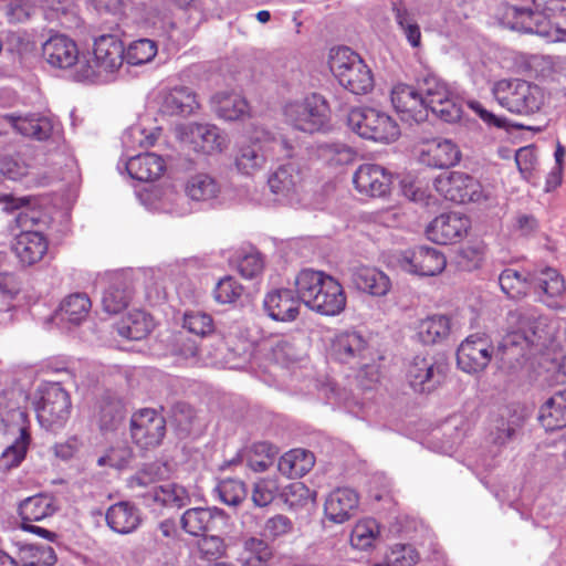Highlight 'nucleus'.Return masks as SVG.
Segmentation results:
<instances>
[{"label":"nucleus","mask_w":566,"mask_h":566,"mask_svg":"<svg viewBox=\"0 0 566 566\" xmlns=\"http://www.w3.org/2000/svg\"><path fill=\"white\" fill-rule=\"evenodd\" d=\"M510 331L497 347L502 359L518 361L533 349L542 350L556 338L558 321L541 314L536 308H520L507 317Z\"/></svg>","instance_id":"f257e3e1"},{"label":"nucleus","mask_w":566,"mask_h":566,"mask_svg":"<svg viewBox=\"0 0 566 566\" xmlns=\"http://www.w3.org/2000/svg\"><path fill=\"white\" fill-rule=\"evenodd\" d=\"M35 199L29 196L15 197L0 195V206L3 211L15 212V228L20 232L14 235L12 251L24 265L40 262L48 252L49 243L43 233L33 228L40 222L41 212L35 209Z\"/></svg>","instance_id":"f03ea898"},{"label":"nucleus","mask_w":566,"mask_h":566,"mask_svg":"<svg viewBox=\"0 0 566 566\" xmlns=\"http://www.w3.org/2000/svg\"><path fill=\"white\" fill-rule=\"evenodd\" d=\"M294 284L301 301L319 314L334 316L345 308L346 296L342 285L324 272L302 270Z\"/></svg>","instance_id":"7ed1b4c3"},{"label":"nucleus","mask_w":566,"mask_h":566,"mask_svg":"<svg viewBox=\"0 0 566 566\" xmlns=\"http://www.w3.org/2000/svg\"><path fill=\"white\" fill-rule=\"evenodd\" d=\"M293 150V144L285 138H277L265 127L254 126L249 142L238 149L235 167L244 175H253L264 167L268 159L291 157Z\"/></svg>","instance_id":"20e7f679"},{"label":"nucleus","mask_w":566,"mask_h":566,"mask_svg":"<svg viewBox=\"0 0 566 566\" xmlns=\"http://www.w3.org/2000/svg\"><path fill=\"white\" fill-rule=\"evenodd\" d=\"M123 42L115 34H102L94 40L93 59L78 62L76 76L82 81H111L124 62Z\"/></svg>","instance_id":"39448f33"},{"label":"nucleus","mask_w":566,"mask_h":566,"mask_svg":"<svg viewBox=\"0 0 566 566\" xmlns=\"http://www.w3.org/2000/svg\"><path fill=\"white\" fill-rule=\"evenodd\" d=\"M492 94L502 107L517 115L537 113L545 104L544 90L521 78H503L495 82Z\"/></svg>","instance_id":"423d86ee"},{"label":"nucleus","mask_w":566,"mask_h":566,"mask_svg":"<svg viewBox=\"0 0 566 566\" xmlns=\"http://www.w3.org/2000/svg\"><path fill=\"white\" fill-rule=\"evenodd\" d=\"M329 69L339 84L356 95H364L374 88V76L369 66L347 46L331 50Z\"/></svg>","instance_id":"0eeeda50"},{"label":"nucleus","mask_w":566,"mask_h":566,"mask_svg":"<svg viewBox=\"0 0 566 566\" xmlns=\"http://www.w3.org/2000/svg\"><path fill=\"white\" fill-rule=\"evenodd\" d=\"M282 115L287 126L305 134L326 132L329 128V108L325 98L318 94L286 102Z\"/></svg>","instance_id":"6e6552de"},{"label":"nucleus","mask_w":566,"mask_h":566,"mask_svg":"<svg viewBox=\"0 0 566 566\" xmlns=\"http://www.w3.org/2000/svg\"><path fill=\"white\" fill-rule=\"evenodd\" d=\"M348 127L358 136L377 143H392L400 129L387 113L373 107L353 108L347 116Z\"/></svg>","instance_id":"1a4fd4ad"},{"label":"nucleus","mask_w":566,"mask_h":566,"mask_svg":"<svg viewBox=\"0 0 566 566\" xmlns=\"http://www.w3.org/2000/svg\"><path fill=\"white\" fill-rule=\"evenodd\" d=\"M34 406L40 426L51 431L65 426L72 409L70 395L57 382L40 386Z\"/></svg>","instance_id":"9d476101"},{"label":"nucleus","mask_w":566,"mask_h":566,"mask_svg":"<svg viewBox=\"0 0 566 566\" xmlns=\"http://www.w3.org/2000/svg\"><path fill=\"white\" fill-rule=\"evenodd\" d=\"M535 11L518 8L516 17L521 19V28L526 33H534L549 42L566 40V31L554 27L548 19L551 14L566 12V0H532Z\"/></svg>","instance_id":"9b49d317"},{"label":"nucleus","mask_w":566,"mask_h":566,"mask_svg":"<svg viewBox=\"0 0 566 566\" xmlns=\"http://www.w3.org/2000/svg\"><path fill=\"white\" fill-rule=\"evenodd\" d=\"M176 137L190 150L207 156L223 153L230 144L228 135L210 123L181 124L176 127Z\"/></svg>","instance_id":"f8f14e48"},{"label":"nucleus","mask_w":566,"mask_h":566,"mask_svg":"<svg viewBox=\"0 0 566 566\" xmlns=\"http://www.w3.org/2000/svg\"><path fill=\"white\" fill-rule=\"evenodd\" d=\"M420 91L426 111L447 123H454L461 118L462 107L457 94L449 85L434 75H427L420 82Z\"/></svg>","instance_id":"ddd939ff"},{"label":"nucleus","mask_w":566,"mask_h":566,"mask_svg":"<svg viewBox=\"0 0 566 566\" xmlns=\"http://www.w3.org/2000/svg\"><path fill=\"white\" fill-rule=\"evenodd\" d=\"M434 188L447 200L457 203H482L493 198L489 188H484L476 179L461 171L440 175L434 179Z\"/></svg>","instance_id":"4468645a"},{"label":"nucleus","mask_w":566,"mask_h":566,"mask_svg":"<svg viewBox=\"0 0 566 566\" xmlns=\"http://www.w3.org/2000/svg\"><path fill=\"white\" fill-rule=\"evenodd\" d=\"M166 434V420L155 409L144 408L130 418V437L140 449L158 447Z\"/></svg>","instance_id":"2eb2a0df"},{"label":"nucleus","mask_w":566,"mask_h":566,"mask_svg":"<svg viewBox=\"0 0 566 566\" xmlns=\"http://www.w3.org/2000/svg\"><path fill=\"white\" fill-rule=\"evenodd\" d=\"M397 261L401 270L418 276L438 275L447 265L444 254L437 248L427 245L406 250Z\"/></svg>","instance_id":"dca6fc26"},{"label":"nucleus","mask_w":566,"mask_h":566,"mask_svg":"<svg viewBox=\"0 0 566 566\" xmlns=\"http://www.w3.org/2000/svg\"><path fill=\"white\" fill-rule=\"evenodd\" d=\"M444 361L431 355H417L409 363L406 371L410 387L418 392H430L444 378Z\"/></svg>","instance_id":"f3484780"},{"label":"nucleus","mask_w":566,"mask_h":566,"mask_svg":"<svg viewBox=\"0 0 566 566\" xmlns=\"http://www.w3.org/2000/svg\"><path fill=\"white\" fill-rule=\"evenodd\" d=\"M531 286L538 295L539 302L549 308L563 310L566 293L564 276L554 268L543 266L531 273Z\"/></svg>","instance_id":"a211bd4d"},{"label":"nucleus","mask_w":566,"mask_h":566,"mask_svg":"<svg viewBox=\"0 0 566 566\" xmlns=\"http://www.w3.org/2000/svg\"><path fill=\"white\" fill-rule=\"evenodd\" d=\"M494 353V347L488 337L470 335L458 348L457 363L464 373L479 374L489 366Z\"/></svg>","instance_id":"6ab92c4d"},{"label":"nucleus","mask_w":566,"mask_h":566,"mask_svg":"<svg viewBox=\"0 0 566 566\" xmlns=\"http://www.w3.org/2000/svg\"><path fill=\"white\" fill-rule=\"evenodd\" d=\"M391 175L380 165H360L353 176L355 189L364 196L379 198L386 196L391 186Z\"/></svg>","instance_id":"aec40b11"},{"label":"nucleus","mask_w":566,"mask_h":566,"mask_svg":"<svg viewBox=\"0 0 566 566\" xmlns=\"http://www.w3.org/2000/svg\"><path fill=\"white\" fill-rule=\"evenodd\" d=\"M229 516L220 509L192 507L184 512L180 523L182 530L192 536H201L227 525Z\"/></svg>","instance_id":"412c9836"},{"label":"nucleus","mask_w":566,"mask_h":566,"mask_svg":"<svg viewBox=\"0 0 566 566\" xmlns=\"http://www.w3.org/2000/svg\"><path fill=\"white\" fill-rule=\"evenodd\" d=\"M303 182V174L293 163L280 166L268 180L271 191L277 196V199L289 203L298 200L304 187Z\"/></svg>","instance_id":"4be33fe9"},{"label":"nucleus","mask_w":566,"mask_h":566,"mask_svg":"<svg viewBox=\"0 0 566 566\" xmlns=\"http://www.w3.org/2000/svg\"><path fill=\"white\" fill-rule=\"evenodd\" d=\"M470 228V220L460 212L442 213L434 218L428 227L429 238L439 244L460 241Z\"/></svg>","instance_id":"5701e85b"},{"label":"nucleus","mask_w":566,"mask_h":566,"mask_svg":"<svg viewBox=\"0 0 566 566\" xmlns=\"http://www.w3.org/2000/svg\"><path fill=\"white\" fill-rule=\"evenodd\" d=\"M391 103L406 122L420 123L427 118L422 92L407 84H398L391 91Z\"/></svg>","instance_id":"b1692460"},{"label":"nucleus","mask_w":566,"mask_h":566,"mask_svg":"<svg viewBox=\"0 0 566 566\" xmlns=\"http://www.w3.org/2000/svg\"><path fill=\"white\" fill-rule=\"evenodd\" d=\"M135 292L134 279L129 273L114 274L102 294L103 310L117 314L126 308Z\"/></svg>","instance_id":"393cba45"},{"label":"nucleus","mask_w":566,"mask_h":566,"mask_svg":"<svg viewBox=\"0 0 566 566\" xmlns=\"http://www.w3.org/2000/svg\"><path fill=\"white\" fill-rule=\"evenodd\" d=\"M301 298L289 289H276L269 292L263 300L266 315L276 322H292L300 313Z\"/></svg>","instance_id":"a878e982"},{"label":"nucleus","mask_w":566,"mask_h":566,"mask_svg":"<svg viewBox=\"0 0 566 566\" xmlns=\"http://www.w3.org/2000/svg\"><path fill=\"white\" fill-rule=\"evenodd\" d=\"M42 55L53 67L69 69L78 62L76 43L64 34H54L42 44Z\"/></svg>","instance_id":"bb28decb"},{"label":"nucleus","mask_w":566,"mask_h":566,"mask_svg":"<svg viewBox=\"0 0 566 566\" xmlns=\"http://www.w3.org/2000/svg\"><path fill=\"white\" fill-rule=\"evenodd\" d=\"M358 494L349 488H338L326 497L324 513L328 521L342 524L352 518L358 509Z\"/></svg>","instance_id":"cd10ccee"},{"label":"nucleus","mask_w":566,"mask_h":566,"mask_svg":"<svg viewBox=\"0 0 566 566\" xmlns=\"http://www.w3.org/2000/svg\"><path fill=\"white\" fill-rule=\"evenodd\" d=\"M419 159L433 168H449L460 160V150L450 139L433 138L423 143Z\"/></svg>","instance_id":"c85d7f7f"},{"label":"nucleus","mask_w":566,"mask_h":566,"mask_svg":"<svg viewBox=\"0 0 566 566\" xmlns=\"http://www.w3.org/2000/svg\"><path fill=\"white\" fill-rule=\"evenodd\" d=\"M13 128L23 136L48 140L60 134V125L53 118L41 114L10 117Z\"/></svg>","instance_id":"c756f323"},{"label":"nucleus","mask_w":566,"mask_h":566,"mask_svg":"<svg viewBox=\"0 0 566 566\" xmlns=\"http://www.w3.org/2000/svg\"><path fill=\"white\" fill-rule=\"evenodd\" d=\"M160 113L169 116L192 114L199 106L195 93L185 86L165 90L158 94Z\"/></svg>","instance_id":"7c9ffc66"},{"label":"nucleus","mask_w":566,"mask_h":566,"mask_svg":"<svg viewBox=\"0 0 566 566\" xmlns=\"http://www.w3.org/2000/svg\"><path fill=\"white\" fill-rule=\"evenodd\" d=\"M252 356V344L244 337H226L224 345L216 354V363L228 369H242Z\"/></svg>","instance_id":"2f4dec72"},{"label":"nucleus","mask_w":566,"mask_h":566,"mask_svg":"<svg viewBox=\"0 0 566 566\" xmlns=\"http://www.w3.org/2000/svg\"><path fill=\"white\" fill-rule=\"evenodd\" d=\"M126 170L133 179L150 182L164 174L166 163L155 153H145L130 157L126 163Z\"/></svg>","instance_id":"473e14b6"},{"label":"nucleus","mask_w":566,"mask_h":566,"mask_svg":"<svg viewBox=\"0 0 566 566\" xmlns=\"http://www.w3.org/2000/svg\"><path fill=\"white\" fill-rule=\"evenodd\" d=\"M350 279L356 289L373 296L386 295L391 286L388 275L371 266L354 268Z\"/></svg>","instance_id":"72a5a7b5"},{"label":"nucleus","mask_w":566,"mask_h":566,"mask_svg":"<svg viewBox=\"0 0 566 566\" xmlns=\"http://www.w3.org/2000/svg\"><path fill=\"white\" fill-rule=\"evenodd\" d=\"M57 509V502L53 495L40 493L24 499L19 504V515L23 524H29L53 516Z\"/></svg>","instance_id":"f704fd0d"},{"label":"nucleus","mask_w":566,"mask_h":566,"mask_svg":"<svg viewBox=\"0 0 566 566\" xmlns=\"http://www.w3.org/2000/svg\"><path fill=\"white\" fill-rule=\"evenodd\" d=\"M538 420L548 431L566 427V389L555 391L539 408Z\"/></svg>","instance_id":"c9c22d12"},{"label":"nucleus","mask_w":566,"mask_h":566,"mask_svg":"<svg viewBox=\"0 0 566 566\" xmlns=\"http://www.w3.org/2000/svg\"><path fill=\"white\" fill-rule=\"evenodd\" d=\"M106 523L114 532L128 534L139 526L140 514L129 502H118L107 510Z\"/></svg>","instance_id":"e433bc0d"},{"label":"nucleus","mask_w":566,"mask_h":566,"mask_svg":"<svg viewBox=\"0 0 566 566\" xmlns=\"http://www.w3.org/2000/svg\"><path fill=\"white\" fill-rule=\"evenodd\" d=\"M452 326L446 315H432L421 319L416 327V335L419 342L424 345H433L446 340Z\"/></svg>","instance_id":"4c0bfd02"},{"label":"nucleus","mask_w":566,"mask_h":566,"mask_svg":"<svg viewBox=\"0 0 566 566\" xmlns=\"http://www.w3.org/2000/svg\"><path fill=\"white\" fill-rule=\"evenodd\" d=\"M212 107L218 117L224 120H239L249 115L250 108L244 97L237 93H217Z\"/></svg>","instance_id":"58836bf2"},{"label":"nucleus","mask_w":566,"mask_h":566,"mask_svg":"<svg viewBox=\"0 0 566 566\" xmlns=\"http://www.w3.org/2000/svg\"><path fill=\"white\" fill-rule=\"evenodd\" d=\"M365 338L357 332H343L335 336L332 355L342 363H350L366 349Z\"/></svg>","instance_id":"ea45409f"},{"label":"nucleus","mask_w":566,"mask_h":566,"mask_svg":"<svg viewBox=\"0 0 566 566\" xmlns=\"http://www.w3.org/2000/svg\"><path fill=\"white\" fill-rule=\"evenodd\" d=\"M91 307L92 303L86 294L74 293L62 301L56 315L61 322L77 326L86 319Z\"/></svg>","instance_id":"a19ab883"},{"label":"nucleus","mask_w":566,"mask_h":566,"mask_svg":"<svg viewBox=\"0 0 566 566\" xmlns=\"http://www.w3.org/2000/svg\"><path fill=\"white\" fill-rule=\"evenodd\" d=\"M154 328L151 317L143 311L129 312L117 324V333L119 336L130 340H139L145 338Z\"/></svg>","instance_id":"79ce46f5"},{"label":"nucleus","mask_w":566,"mask_h":566,"mask_svg":"<svg viewBox=\"0 0 566 566\" xmlns=\"http://www.w3.org/2000/svg\"><path fill=\"white\" fill-rule=\"evenodd\" d=\"M315 458L312 452L304 449H293L279 460V471L289 478H301L314 465Z\"/></svg>","instance_id":"37998d69"},{"label":"nucleus","mask_w":566,"mask_h":566,"mask_svg":"<svg viewBox=\"0 0 566 566\" xmlns=\"http://www.w3.org/2000/svg\"><path fill=\"white\" fill-rule=\"evenodd\" d=\"M185 191L191 200L210 201L219 196L220 186L212 176L199 172L187 180Z\"/></svg>","instance_id":"c03bdc74"},{"label":"nucleus","mask_w":566,"mask_h":566,"mask_svg":"<svg viewBox=\"0 0 566 566\" xmlns=\"http://www.w3.org/2000/svg\"><path fill=\"white\" fill-rule=\"evenodd\" d=\"M154 502L175 509H181L190 503L188 491L176 483H166L153 488L147 494Z\"/></svg>","instance_id":"a18cd8bd"},{"label":"nucleus","mask_w":566,"mask_h":566,"mask_svg":"<svg viewBox=\"0 0 566 566\" xmlns=\"http://www.w3.org/2000/svg\"><path fill=\"white\" fill-rule=\"evenodd\" d=\"M391 10L395 21L401 33L405 35L407 42L412 48H420L421 30L413 13L410 12L401 2H394Z\"/></svg>","instance_id":"49530a36"},{"label":"nucleus","mask_w":566,"mask_h":566,"mask_svg":"<svg viewBox=\"0 0 566 566\" xmlns=\"http://www.w3.org/2000/svg\"><path fill=\"white\" fill-rule=\"evenodd\" d=\"M155 209L176 216L187 212L185 198L172 187L166 186L151 192Z\"/></svg>","instance_id":"de8ad7c7"},{"label":"nucleus","mask_w":566,"mask_h":566,"mask_svg":"<svg viewBox=\"0 0 566 566\" xmlns=\"http://www.w3.org/2000/svg\"><path fill=\"white\" fill-rule=\"evenodd\" d=\"M302 349L298 342L292 336L275 338L270 344L271 359L282 366H289L302 357Z\"/></svg>","instance_id":"09e8293b"},{"label":"nucleus","mask_w":566,"mask_h":566,"mask_svg":"<svg viewBox=\"0 0 566 566\" xmlns=\"http://www.w3.org/2000/svg\"><path fill=\"white\" fill-rule=\"evenodd\" d=\"M380 536V526L374 518H363L358 521L352 533L350 544L354 548L367 551L375 546Z\"/></svg>","instance_id":"8fccbe9b"},{"label":"nucleus","mask_w":566,"mask_h":566,"mask_svg":"<svg viewBox=\"0 0 566 566\" xmlns=\"http://www.w3.org/2000/svg\"><path fill=\"white\" fill-rule=\"evenodd\" d=\"M499 284L509 297L520 300L527 295L531 289V273L525 276L515 269H505L499 276Z\"/></svg>","instance_id":"3c124183"},{"label":"nucleus","mask_w":566,"mask_h":566,"mask_svg":"<svg viewBox=\"0 0 566 566\" xmlns=\"http://www.w3.org/2000/svg\"><path fill=\"white\" fill-rule=\"evenodd\" d=\"M277 453L275 446L269 442H255L247 453L248 467L255 472H263L273 464Z\"/></svg>","instance_id":"603ef678"},{"label":"nucleus","mask_w":566,"mask_h":566,"mask_svg":"<svg viewBox=\"0 0 566 566\" xmlns=\"http://www.w3.org/2000/svg\"><path fill=\"white\" fill-rule=\"evenodd\" d=\"M20 560L24 566H52L56 556L49 545L28 544L20 549Z\"/></svg>","instance_id":"864d4df0"},{"label":"nucleus","mask_w":566,"mask_h":566,"mask_svg":"<svg viewBox=\"0 0 566 566\" xmlns=\"http://www.w3.org/2000/svg\"><path fill=\"white\" fill-rule=\"evenodd\" d=\"M522 424V417L511 408L505 407L501 410L495 420L494 441L500 444L507 442Z\"/></svg>","instance_id":"5fc2aeb1"},{"label":"nucleus","mask_w":566,"mask_h":566,"mask_svg":"<svg viewBox=\"0 0 566 566\" xmlns=\"http://www.w3.org/2000/svg\"><path fill=\"white\" fill-rule=\"evenodd\" d=\"M157 51V43L154 40L139 39L128 45L124 59L130 65H142L153 61Z\"/></svg>","instance_id":"6e6d98bb"},{"label":"nucleus","mask_w":566,"mask_h":566,"mask_svg":"<svg viewBox=\"0 0 566 566\" xmlns=\"http://www.w3.org/2000/svg\"><path fill=\"white\" fill-rule=\"evenodd\" d=\"M29 443V436L24 429L20 430V436L14 442L8 446L0 455V470L8 471L18 467L25 457Z\"/></svg>","instance_id":"4d7b16f0"},{"label":"nucleus","mask_w":566,"mask_h":566,"mask_svg":"<svg viewBox=\"0 0 566 566\" xmlns=\"http://www.w3.org/2000/svg\"><path fill=\"white\" fill-rule=\"evenodd\" d=\"M294 532V523L283 514H275L269 517L260 532V536L270 542H275L290 536Z\"/></svg>","instance_id":"13d9d810"},{"label":"nucleus","mask_w":566,"mask_h":566,"mask_svg":"<svg viewBox=\"0 0 566 566\" xmlns=\"http://www.w3.org/2000/svg\"><path fill=\"white\" fill-rule=\"evenodd\" d=\"M281 491L276 478H261L253 484L251 499L255 506L265 507L280 495Z\"/></svg>","instance_id":"bf43d9fd"},{"label":"nucleus","mask_w":566,"mask_h":566,"mask_svg":"<svg viewBox=\"0 0 566 566\" xmlns=\"http://www.w3.org/2000/svg\"><path fill=\"white\" fill-rule=\"evenodd\" d=\"M280 496L290 507H300L313 503L316 492L302 482H293L282 489Z\"/></svg>","instance_id":"052dcab7"},{"label":"nucleus","mask_w":566,"mask_h":566,"mask_svg":"<svg viewBox=\"0 0 566 566\" xmlns=\"http://www.w3.org/2000/svg\"><path fill=\"white\" fill-rule=\"evenodd\" d=\"M216 490L220 501L229 506H238L247 497L244 483L237 479H224L220 481Z\"/></svg>","instance_id":"680f3d73"},{"label":"nucleus","mask_w":566,"mask_h":566,"mask_svg":"<svg viewBox=\"0 0 566 566\" xmlns=\"http://www.w3.org/2000/svg\"><path fill=\"white\" fill-rule=\"evenodd\" d=\"M98 423L102 430H113L124 418V408L117 400H103L98 408Z\"/></svg>","instance_id":"e2e57ef3"},{"label":"nucleus","mask_w":566,"mask_h":566,"mask_svg":"<svg viewBox=\"0 0 566 566\" xmlns=\"http://www.w3.org/2000/svg\"><path fill=\"white\" fill-rule=\"evenodd\" d=\"M243 289L233 277L220 279L213 290L214 300L220 304L234 303L241 295Z\"/></svg>","instance_id":"0e129e2a"},{"label":"nucleus","mask_w":566,"mask_h":566,"mask_svg":"<svg viewBox=\"0 0 566 566\" xmlns=\"http://www.w3.org/2000/svg\"><path fill=\"white\" fill-rule=\"evenodd\" d=\"M30 164L19 156L0 157V172L11 179L19 180L30 172Z\"/></svg>","instance_id":"69168bd1"},{"label":"nucleus","mask_w":566,"mask_h":566,"mask_svg":"<svg viewBox=\"0 0 566 566\" xmlns=\"http://www.w3.org/2000/svg\"><path fill=\"white\" fill-rule=\"evenodd\" d=\"M133 458V451L126 443H119L112 447L105 455L97 460L98 465H109L122 469L126 467Z\"/></svg>","instance_id":"338daca9"},{"label":"nucleus","mask_w":566,"mask_h":566,"mask_svg":"<svg viewBox=\"0 0 566 566\" xmlns=\"http://www.w3.org/2000/svg\"><path fill=\"white\" fill-rule=\"evenodd\" d=\"M198 549L201 557L208 560H216L226 556L227 545L220 536H203L198 542Z\"/></svg>","instance_id":"774afa93"}]
</instances>
